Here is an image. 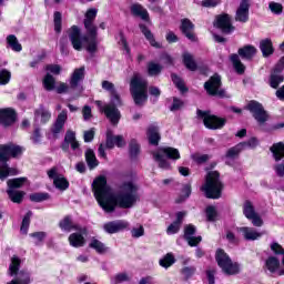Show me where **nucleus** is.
Returning <instances> with one entry per match:
<instances>
[{
    "label": "nucleus",
    "instance_id": "nucleus-1",
    "mask_svg": "<svg viewBox=\"0 0 284 284\" xmlns=\"http://www.w3.org/2000/svg\"><path fill=\"white\" fill-rule=\"evenodd\" d=\"M92 187L100 207L108 213L114 212L116 205L128 210L139 201V185L134 182H125L120 187V193L114 195L112 189L108 186L105 176L100 175L93 181Z\"/></svg>",
    "mask_w": 284,
    "mask_h": 284
},
{
    "label": "nucleus",
    "instance_id": "nucleus-2",
    "mask_svg": "<svg viewBox=\"0 0 284 284\" xmlns=\"http://www.w3.org/2000/svg\"><path fill=\"white\" fill-rule=\"evenodd\" d=\"M97 14H99V10L97 8H91L87 10L84 14L83 24L87 30V37L81 38V29L77 26H72L67 32L68 37L71 41V44L73 48L81 52L83 50V41L87 42V50L93 54V52H97V37H98V28L97 24H94V21L97 19Z\"/></svg>",
    "mask_w": 284,
    "mask_h": 284
},
{
    "label": "nucleus",
    "instance_id": "nucleus-3",
    "mask_svg": "<svg viewBox=\"0 0 284 284\" xmlns=\"http://www.w3.org/2000/svg\"><path fill=\"white\" fill-rule=\"evenodd\" d=\"M223 187L221 174L217 171H209L205 175V183L201 186V191L204 192L206 199H221Z\"/></svg>",
    "mask_w": 284,
    "mask_h": 284
},
{
    "label": "nucleus",
    "instance_id": "nucleus-4",
    "mask_svg": "<svg viewBox=\"0 0 284 284\" xmlns=\"http://www.w3.org/2000/svg\"><path fill=\"white\" fill-rule=\"evenodd\" d=\"M130 92L135 105H143L148 101V80L134 73L130 82Z\"/></svg>",
    "mask_w": 284,
    "mask_h": 284
},
{
    "label": "nucleus",
    "instance_id": "nucleus-5",
    "mask_svg": "<svg viewBox=\"0 0 284 284\" xmlns=\"http://www.w3.org/2000/svg\"><path fill=\"white\" fill-rule=\"evenodd\" d=\"M166 159H171L172 161H179L181 159V153L179 152V149L166 146V148H160L156 152L153 153V159L159 164V168L162 170H168L170 168V162H168Z\"/></svg>",
    "mask_w": 284,
    "mask_h": 284
},
{
    "label": "nucleus",
    "instance_id": "nucleus-6",
    "mask_svg": "<svg viewBox=\"0 0 284 284\" xmlns=\"http://www.w3.org/2000/svg\"><path fill=\"white\" fill-rule=\"evenodd\" d=\"M215 260L219 267H221L224 274H227L229 276H234L241 272V265H239L236 262H232L230 255H227V253L221 248L216 251Z\"/></svg>",
    "mask_w": 284,
    "mask_h": 284
},
{
    "label": "nucleus",
    "instance_id": "nucleus-7",
    "mask_svg": "<svg viewBox=\"0 0 284 284\" xmlns=\"http://www.w3.org/2000/svg\"><path fill=\"white\" fill-rule=\"evenodd\" d=\"M197 116L199 119L203 120V123L207 130H221L225 126V123H227V120L219 118L212 114L210 111L197 110Z\"/></svg>",
    "mask_w": 284,
    "mask_h": 284
},
{
    "label": "nucleus",
    "instance_id": "nucleus-8",
    "mask_svg": "<svg viewBox=\"0 0 284 284\" xmlns=\"http://www.w3.org/2000/svg\"><path fill=\"white\" fill-rule=\"evenodd\" d=\"M274 161L277 163L274 165L277 176L284 178V144L283 142L275 143L271 146Z\"/></svg>",
    "mask_w": 284,
    "mask_h": 284
},
{
    "label": "nucleus",
    "instance_id": "nucleus-9",
    "mask_svg": "<svg viewBox=\"0 0 284 284\" xmlns=\"http://www.w3.org/2000/svg\"><path fill=\"white\" fill-rule=\"evenodd\" d=\"M204 90L211 97H220L221 99L225 97V90L221 89V75L219 74H214L204 83Z\"/></svg>",
    "mask_w": 284,
    "mask_h": 284
},
{
    "label": "nucleus",
    "instance_id": "nucleus-10",
    "mask_svg": "<svg viewBox=\"0 0 284 284\" xmlns=\"http://www.w3.org/2000/svg\"><path fill=\"white\" fill-rule=\"evenodd\" d=\"M23 146L17 144H0V161H10V156L17 159L23 154Z\"/></svg>",
    "mask_w": 284,
    "mask_h": 284
},
{
    "label": "nucleus",
    "instance_id": "nucleus-11",
    "mask_svg": "<svg viewBox=\"0 0 284 284\" xmlns=\"http://www.w3.org/2000/svg\"><path fill=\"white\" fill-rule=\"evenodd\" d=\"M95 105H98L100 112H104L106 119L111 121L112 125H116L121 120V111L116 109L113 104H106L103 106V102L95 101Z\"/></svg>",
    "mask_w": 284,
    "mask_h": 284
},
{
    "label": "nucleus",
    "instance_id": "nucleus-12",
    "mask_svg": "<svg viewBox=\"0 0 284 284\" xmlns=\"http://www.w3.org/2000/svg\"><path fill=\"white\" fill-rule=\"evenodd\" d=\"M243 214L244 216L252 222V225L254 227H263V219H261V215L256 213L254 210V204L252 202L246 201L243 205Z\"/></svg>",
    "mask_w": 284,
    "mask_h": 284
},
{
    "label": "nucleus",
    "instance_id": "nucleus-13",
    "mask_svg": "<svg viewBox=\"0 0 284 284\" xmlns=\"http://www.w3.org/2000/svg\"><path fill=\"white\" fill-rule=\"evenodd\" d=\"M47 174L49 179H52L53 185L57 187V190H61L62 192H65V190L70 187V182H68V179L59 174V169L52 168L47 172Z\"/></svg>",
    "mask_w": 284,
    "mask_h": 284
},
{
    "label": "nucleus",
    "instance_id": "nucleus-14",
    "mask_svg": "<svg viewBox=\"0 0 284 284\" xmlns=\"http://www.w3.org/2000/svg\"><path fill=\"white\" fill-rule=\"evenodd\" d=\"M247 110L252 112L254 119L260 123H265L267 121V112L263 109V105L256 101H251L247 104Z\"/></svg>",
    "mask_w": 284,
    "mask_h": 284
},
{
    "label": "nucleus",
    "instance_id": "nucleus-15",
    "mask_svg": "<svg viewBox=\"0 0 284 284\" xmlns=\"http://www.w3.org/2000/svg\"><path fill=\"white\" fill-rule=\"evenodd\" d=\"M128 227H130V223L125 220L111 221L103 224V230L106 234H118V232H123Z\"/></svg>",
    "mask_w": 284,
    "mask_h": 284
},
{
    "label": "nucleus",
    "instance_id": "nucleus-16",
    "mask_svg": "<svg viewBox=\"0 0 284 284\" xmlns=\"http://www.w3.org/2000/svg\"><path fill=\"white\" fill-rule=\"evenodd\" d=\"M215 28H219L224 34L234 32V26H232V17L230 14L217 16L214 23Z\"/></svg>",
    "mask_w": 284,
    "mask_h": 284
},
{
    "label": "nucleus",
    "instance_id": "nucleus-17",
    "mask_svg": "<svg viewBox=\"0 0 284 284\" xmlns=\"http://www.w3.org/2000/svg\"><path fill=\"white\" fill-rule=\"evenodd\" d=\"M125 139L123 135H114L112 130L106 131V142L105 148L106 150H114V148H125Z\"/></svg>",
    "mask_w": 284,
    "mask_h": 284
},
{
    "label": "nucleus",
    "instance_id": "nucleus-18",
    "mask_svg": "<svg viewBox=\"0 0 284 284\" xmlns=\"http://www.w3.org/2000/svg\"><path fill=\"white\" fill-rule=\"evenodd\" d=\"M17 121V112L13 109H0V125L3 128H10V125H14Z\"/></svg>",
    "mask_w": 284,
    "mask_h": 284
},
{
    "label": "nucleus",
    "instance_id": "nucleus-19",
    "mask_svg": "<svg viewBox=\"0 0 284 284\" xmlns=\"http://www.w3.org/2000/svg\"><path fill=\"white\" fill-rule=\"evenodd\" d=\"M235 21H239L240 23H247V21H250V1H241L235 12Z\"/></svg>",
    "mask_w": 284,
    "mask_h": 284
},
{
    "label": "nucleus",
    "instance_id": "nucleus-20",
    "mask_svg": "<svg viewBox=\"0 0 284 284\" xmlns=\"http://www.w3.org/2000/svg\"><path fill=\"white\" fill-rule=\"evenodd\" d=\"M194 234H196V226L187 224L184 227V239L191 247H196L203 241V237L194 236Z\"/></svg>",
    "mask_w": 284,
    "mask_h": 284
},
{
    "label": "nucleus",
    "instance_id": "nucleus-21",
    "mask_svg": "<svg viewBox=\"0 0 284 284\" xmlns=\"http://www.w3.org/2000/svg\"><path fill=\"white\" fill-rule=\"evenodd\" d=\"M79 232L78 233H72L69 235V243L71 247H83L85 245V234H88V230L79 227L75 229Z\"/></svg>",
    "mask_w": 284,
    "mask_h": 284
},
{
    "label": "nucleus",
    "instance_id": "nucleus-22",
    "mask_svg": "<svg viewBox=\"0 0 284 284\" xmlns=\"http://www.w3.org/2000/svg\"><path fill=\"white\" fill-rule=\"evenodd\" d=\"M65 121H68V111L63 110L61 113L58 114V118L51 128V133L53 134L54 139H57L59 134H61V132L63 131Z\"/></svg>",
    "mask_w": 284,
    "mask_h": 284
},
{
    "label": "nucleus",
    "instance_id": "nucleus-23",
    "mask_svg": "<svg viewBox=\"0 0 284 284\" xmlns=\"http://www.w3.org/2000/svg\"><path fill=\"white\" fill-rule=\"evenodd\" d=\"M79 150V141H77V133L72 130H68L64 136V142L62 143L63 152H68V150Z\"/></svg>",
    "mask_w": 284,
    "mask_h": 284
},
{
    "label": "nucleus",
    "instance_id": "nucleus-24",
    "mask_svg": "<svg viewBox=\"0 0 284 284\" xmlns=\"http://www.w3.org/2000/svg\"><path fill=\"white\" fill-rule=\"evenodd\" d=\"M239 234H242L244 241H258L263 236L262 232H258L254 227L242 226L237 229Z\"/></svg>",
    "mask_w": 284,
    "mask_h": 284
},
{
    "label": "nucleus",
    "instance_id": "nucleus-25",
    "mask_svg": "<svg viewBox=\"0 0 284 284\" xmlns=\"http://www.w3.org/2000/svg\"><path fill=\"white\" fill-rule=\"evenodd\" d=\"M194 23L190 19L185 18L181 21V31L189 38L190 41H196V36H194Z\"/></svg>",
    "mask_w": 284,
    "mask_h": 284
},
{
    "label": "nucleus",
    "instance_id": "nucleus-26",
    "mask_svg": "<svg viewBox=\"0 0 284 284\" xmlns=\"http://www.w3.org/2000/svg\"><path fill=\"white\" fill-rule=\"evenodd\" d=\"M19 171L14 168L8 166V160H0V181H6L8 176H16Z\"/></svg>",
    "mask_w": 284,
    "mask_h": 284
},
{
    "label": "nucleus",
    "instance_id": "nucleus-27",
    "mask_svg": "<svg viewBox=\"0 0 284 284\" xmlns=\"http://www.w3.org/2000/svg\"><path fill=\"white\" fill-rule=\"evenodd\" d=\"M85 79V67L74 69L70 78V88H79V83Z\"/></svg>",
    "mask_w": 284,
    "mask_h": 284
},
{
    "label": "nucleus",
    "instance_id": "nucleus-28",
    "mask_svg": "<svg viewBox=\"0 0 284 284\" xmlns=\"http://www.w3.org/2000/svg\"><path fill=\"white\" fill-rule=\"evenodd\" d=\"M130 10H131V14H133V17H139L143 21H150V13L148 12V9H145L140 3L131 4Z\"/></svg>",
    "mask_w": 284,
    "mask_h": 284
},
{
    "label": "nucleus",
    "instance_id": "nucleus-29",
    "mask_svg": "<svg viewBox=\"0 0 284 284\" xmlns=\"http://www.w3.org/2000/svg\"><path fill=\"white\" fill-rule=\"evenodd\" d=\"M146 136L151 145H159V141H161V133L159 132V126H149Z\"/></svg>",
    "mask_w": 284,
    "mask_h": 284
},
{
    "label": "nucleus",
    "instance_id": "nucleus-30",
    "mask_svg": "<svg viewBox=\"0 0 284 284\" xmlns=\"http://www.w3.org/2000/svg\"><path fill=\"white\" fill-rule=\"evenodd\" d=\"M266 270H268V272H271V274H278V276H281V261L278 258H276L275 256H270L266 260Z\"/></svg>",
    "mask_w": 284,
    "mask_h": 284
},
{
    "label": "nucleus",
    "instance_id": "nucleus-31",
    "mask_svg": "<svg viewBox=\"0 0 284 284\" xmlns=\"http://www.w3.org/2000/svg\"><path fill=\"white\" fill-rule=\"evenodd\" d=\"M239 55L242 59H246L247 61L252 60L256 54V48L254 45H245L244 48L239 49Z\"/></svg>",
    "mask_w": 284,
    "mask_h": 284
},
{
    "label": "nucleus",
    "instance_id": "nucleus-32",
    "mask_svg": "<svg viewBox=\"0 0 284 284\" xmlns=\"http://www.w3.org/2000/svg\"><path fill=\"white\" fill-rule=\"evenodd\" d=\"M260 49L263 57H271V54H274V47L272 45V40L270 39L262 40L260 43Z\"/></svg>",
    "mask_w": 284,
    "mask_h": 284
},
{
    "label": "nucleus",
    "instance_id": "nucleus-33",
    "mask_svg": "<svg viewBox=\"0 0 284 284\" xmlns=\"http://www.w3.org/2000/svg\"><path fill=\"white\" fill-rule=\"evenodd\" d=\"M140 29H141V32L144 34L145 39H148L149 43L153 48H161V44L156 42V40L154 39V34H152V31H150V29H148L145 24H140Z\"/></svg>",
    "mask_w": 284,
    "mask_h": 284
},
{
    "label": "nucleus",
    "instance_id": "nucleus-34",
    "mask_svg": "<svg viewBox=\"0 0 284 284\" xmlns=\"http://www.w3.org/2000/svg\"><path fill=\"white\" fill-rule=\"evenodd\" d=\"M271 250L274 252V254H282L280 276H284V248L281 246V244L273 242L271 244Z\"/></svg>",
    "mask_w": 284,
    "mask_h": 284
},
{
    "label": "nucleus",
    "instance_id": "nucleus-35",
    "mask_svg": "<svg viewBox=\"0 0 284 284\" xmlns=\"http://www.w3.org/2000/svg\"><path fill=\"white\" fill-rule=\"evenodd\" d=\"M85 161L90 170H94L99 165V160H97V155L92 149L85 151Z\"/></svg>",
    "mask_w": 284,
    "mask_h": 284
},
{
    "label": "nucleus",
    "instance_id": "nucleus-36",
    "mask_svg": "<svg viewBox=\"0 0 284 284\" xmlns=\"http://www.w3.org/2000/svg\"><path fill=\"white\" fill-rule=\"evenodd\" d=\"M7 194L12 201V203H22L23 202V196H26V192L23 191H17V190H7Z\"/></svg>",
    "mask_w": 284,
    "mask_h": 284
},
{
    "label": "nucleus",
    "instance_id": "nucleus-37",
    "mask_svg": "<svg viewBox=\"0 0 284 284\" xmlns=\"http://www.w3.org/2000/svg\"><path fill=\"white\" fill-rule=\"evenodd\" d=\"M27 181H28V178H16V179L8 180L7 182L8 190H19V187H23Z\"/></svg>",
    "mask_w": 284,
    "mask_h": 284
},
{
    "label": "nucleus",
    "instance_id": "nucleus-38",
    "mask_svg": "<svg viewBox=\"0 0 284 284\" xmlns=\"http://www.w3.org/2000/svg\"><path fill=\"white\" fill-rule=\"evenodd\" d=\"M89 247L92 250H95L98 254H105L108 252V247L105 244H103L101 241L97 240L95 237L91 239V242L89 243Z\"/></svg>",
    "mask_w": 284,
    "mask_h": 284
},
{
    "label": "nucleus",
    "instance_id": "nucleus-39",
    "mask_svg": "<svg viewBox=\"0 0 284 284\" xmlns=\"http://www.w3.org/2000/svg\"><path fill=\"white\" fill-rule=\"evenodd\" d=\"M7 43L13 52H21L23 48L21 47V43H19V40L17 39V36L10 34L7 37Z\"/></svg>",
    "mask_w": 284,
    "mask_h": 284
},
{
    "label": "nucleus",
    "instance_id": "nucleus-40",
    "mask_svg": "<svg viewBox=\"0 0 284 284\" xmlns=\"http://www.w3.org/2000/svg\"><path fill=\"white\" fill-rule=\"evenodd\" d=\"M42 83L44 90H47L48 92H52V90L55 89L57 80L54 79V77H52V74L47 73L42 80Z\"/></svg>",
    "mask_w": 284,
    "mask_h": 284
},
{
    "label": "nucleus",
    "instance_id": "nucleus-41",
    "mask_svg": "<svg viewBox=\"0 0 284 284\" xmlns=\"http://www.w3.org/2000/svg\"><path fill=\"white\" fill-rule=\"evenodd\" d=\"M174 263H176V260L174 258V255L172 253H168L159 261L160 266L164 267V270L172 267Z\"/></svg>",
    "mask_w": 284,
    "mask_h": 284
},
{
    "label": "nucleus",
    "instance_id": "nucleus-42",
    "mask_svg": "<svg viewBox=\"0 0 284 284\" xmlns=\"http://www.w3.org/2000/svg\"><path fill=\"white\" fill-rule=\"evenodd\" d=\"M231 61L237 74H243L245 72V64L241 62L239 54H232Z\"/></svg>",
    "mask_w": 284,
    "mask_h": 284
},
{
    "label": "nucleus",
    "instance_id": "nucleus-43",
    "mask_svg": "<svg viewBox=\"0 0 284 284\" xmlns=\"http://www.w3.org/2000/svg\"><path fill=\"white\" fill-rule=\"evenodd\" d=\"M59 225L63 232H72V230H79V226L72 224V220H70V217H64L62 221H60Z\"/></svg>",
    "mask_w": 284,
    "mask_h": 284
},
{
    "label": "nucleus",
    "instance_id": "nucleus-44",
    "mask_svg": "<svg viewBox=\"0 0 284 284\" xmlns=\"http://www.w3.org/2000/svg\"><path fill=\"white\" fill-rule=\"evenodd\" d=\"M36 119H40L41 123H48V121L52 119V114L50 113V111L41 108L36 111Z\"/></svg>",
    "mask_w": 284,
    "mask_h": 284
},
{
    "label": "nucleus",
    "instance_id": "nucleus-45",
    "mask_svg": "<svg viewBox=\"0 0 284 284\" xmlns=\"http://www.w3.org/2000/svg\"><path fill=\"white\" fill-rule=\"evenodd\" d=\"M183 61H184V64L186 65L187 70H191L192 72H194V70H196V62H194V57H192V54H190L187 52L184 53Z\"/></svg>",
    "mask_w": 284,
    "mask_h": 284
},
{
    "label": "nucleus",
    "instance_id": "nucleus-46",
    "mask_svg": "<svg viewBox=\"0 0 284 284\" xmlns=\"http://www.w3.org/2000/svg\"><path fill=\"white\" fill-rule=\"evenodd\" d=\"M162 70H163V67H161V64H156L154 62H150L148 64L149 77H156V75L161 74Z\"/></svg>",
    "mask_w": 284,
    "mask_h": 284
},
{
    "label": "nucleus",
    "instance_id": "nucleus-47",
    "mask_svg": "<svg viewBox=\"0 0 284 284\" xmlns=\"http://www.w3.org/2000/svg\"><path fill=\"white\" fill-rule=\"evenodd\" d=\"M241 152H243V144L239 143L237 145L227 150L226 159H236Z\"/></svg>",
    "mask_w": 284,
    "mask_h": 284
},
{
    "label": "nucleus",
    "instance_id": "nucleus-48",
    "mask_svg": "<svg viewBox=\"0 0 284 284\" xmlns=\"http://www.w3.org/2000/svg\"><path fill=\"white\" fill-rule=\"evenodd\" d=\"M30 201L33 203H41L43 201H49L50 193H32L29 195Z\"/></svg>",
    "mask_w": 284,
    "mask_h": 284
},
{
    "label": "nucleus",
    "instance_id": "nucleus-49",
    "mask_svg": "<svg viewBox=\"0 0 284 284\" xmlns=\"http://www.w3.org/2000/svg\"><path fill=\"white\" fill-rule=\"evenodd\" d=\"M12 79V73L8 69L0 70V85H8Z\"/></svg>",
    "mask_w": 284,
    "mask_h": 284
},
{
    "label": "nucleus",
    "instance_id": "nucleus-50",
    "mask_svg": "<svg viewBox=\"0 0 284 284\" xmlns=\"http://www.w3.org/2000/svg\"><path fill=\"white\" fill-rule=\"evenodd\" d=\"M283 75L278 74V72L273 71V73L271 74V81H270V85L271 88H278V85H281V83H283Z\"/></svg>",
    "mask_w": 284,
    "mask_h": 284
},
{
    "label": "nucleus",
    "instance_id": "nucleus-51",
    "mask_svg": "<svg viewBox=\"0 0 284 284\" xmlns=\"http://www.w3.org/2000/svg\"><path fill=\"white\" fill-rule=\"evenodd\" d=\"M171 78L174 85H176L178 90H180L182 94H184V92H187V88L185 87V83L182 81L181 78H179L176 74H172Z\"/></svg>",
    "mask_w": 284,
    "mask_h": 284
},
{
    "label": "nucleus",
    "instance_id": "nucleus-52",
    "mask_svg": "<svg viewBox=\"0 0 284 284\" xmlns=\"http://www.w3.org/2000/svg\"><path fill=\"white\" fill-rule=\"evenodd\" d=\"M130 275L128 273H118L115 276L111 278L112 284L125 283L130 281Z\"/></svg>",
    "mask_w": 284,
    "mask_h": 284
},
{
    "label": "nucleus",
    "instance_id": "nucleus-53",
    "mask_svg": "<svg viewBox=\"0 0 284 284\" xmlns=\"http://www.w3.org/2000/svg\"><path fill=\"white\" fill-rule=\"evenodd\" d=\"M32 217V213L29 211L22 220V224L20 227V232L22 234H28V229L30 227V219Z\"/></svg>",
    "mask_w": 284,
    "mask_h": 284
},
{
    "label": "nucleus",
    "instance_id": "nucleus-54",
    "mask_svg": "<svg viewBox=\"0 0 284 284\" xmlns=\"http://www.w3.org/2000/svg\"><path fill=\"white\" fill-rule=\"evenodd\" d=\"M62 20H63V18H62V16H61V12L55 11V12L53 13V23H54V30H55V32H57L58 34L61 33V23H62Z\"/></svg>",
    "mask_w": 284,
    "mask_h": 284
},
{
    "label": "nucleus",
    "instance_id": "nucleus-55",
    "mask_svg": "<svg viewBox=\"0 0 284 284\" xmlns=\"http://www.w3.org/2000/svg\"><path fill=\"white\" fill-rule=\"evenodd\" d=\"M240 144L243 145V150H245L246 148L254 150L255 148H258V139L251 138L248 141L241 142Z\"/></svg>",
    "mask_w": 284,
    "mask_h": 284
},
{
    "label": "nucleus",
    "instance_id": "nucleus-56",
    "mask_svg": "<svg viewBox=\"0 0 284 284\" xmlns=\"http://www.w3.org/2000/svg\"><path fill=\"white\" fill-rule=\"evenodd\" d=\"M191 159H193L195 163L201 164V163H206V161H210V155L195 153L191 155Z\"/></svg>",
    "mask_w": 284,
    "mask_h": 284
},
{
    "label": "nucleus",
    "instance_id": "nucleus-57",
    "mask_svg": "<svg viewBox=\"0 0 284 284\" xmlns=\"http://www.w3.org/2000/svg\"><path fill=\"white\" fill-rule=\"evenodd\" d=\"M268 8L273 14H282L283 13V4L278 2H270Z\"/></svg>",
    "mask_w": 284,
    "mask_h": 284
},
{
    "label": "nucleus",
    "instance_id": "nucleus-58",
    "mask_svg": "<svg viewBox=\"0 0 284 284\" xmlns=\"http://www.w3.org/2000/svg\"><path fill=\"white\" fill-rule=\"evenodd\" d=\"M141 152V148L139 146V143L136 140H132L130 142V155L131 156H136Z\"/></svg>",
    "mask_w": 284,
    "mask_h": 284
},
{
    "label": "nucleus",
    "instance_id": "nucleus-59",
    "mask_svg": "<svg viewBox=\"0 0 284 284\" xmlns=\"http://www.w3.org/2000/svg\"><path fill=\"white\" fill-rule=\"evenodd\" d=\"M216 216H217L216 207L207 206L206 207V219H207V221H216Z\"/></svg>",
    "mask_w": 284,
    "mask_h": 284
},
{
    "label": "nucleus",
    "instance_id": "nucleus-60",
    "mask_svg": "<svg viewBox=\"0 0 284 284\" xmlns=\"http://www.w3.org/2000/svg\"><path fill=\"white\" fill-rule=\"evenodd\" d=\"M54 90L58 94H65V92H69L70 85L64 82H59Z\"/></svg>",
    "mask_w": 284,
    "mask_h": 284
},
{
    "label": "nucleus",
    "instance_id": "nucleus-61",
    "mask_svg": "<svg viewBox=\"0 0 284 284\" xmlns=\"http://www.w3.org/2000/svg\"><path fill=\"white\" fill-rule=\"evenodd\" d=\"M31 236L34 240V244L40 245V243H43V240L45 239V232L32 233Z\"/></svg>",
    "mask_w": 284,
    "mask_h": 284
},
{
    "label": "nucleus",
    "instance_id": "nucleus-62",
    "mask_svg": "<svg viewBox=\"0 0 284 284\" xmlns=\"http://www.w3.org/2000/svg\"><path fill=\"white\" fill-rule=\"evenodd\" d=\"M179 230H181V223L179 222H173L172 224L169 225V227L166 229V233L168 234H176L179 232Z\"/></svg>",
    "mask_w": 284,
    "mask_h": 284
},
{
    "label": "nucleus",
    "instance_id": "nucleus-63",
    "mask_svg": "<svg viewBox=\"0 0 284 284\" xmlns=\"http://www.w3.org/2000/svg\"><path fill=\"white\" fill-rule=\"evenodd\" d=\"M143 234H145V229H143V226H139L138 229L131 230V235L133 239H141Z\"/></svg>",
    "mask_w": 284,
    "mask_h": 284
},
{
    "label": "nucleus",
    "instance_id": "nucleus-64",
    "mask_svg": "<svg viewBox=\"0 0 284 284\" xmlns=\"http://www.w3.org/2000/svg\"><path fill=\"white\" fill-rule=\"evenodd\" d=\"M111 94V103H109V105H121V97L119 95V93L116 91H113Z\"/></svg>",
    "mask_w": 284,
    "mask_h": 284
}]
</instances>
